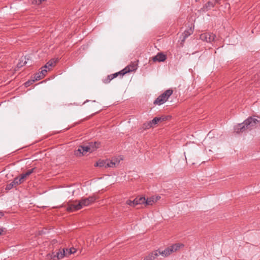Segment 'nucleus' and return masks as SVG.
I'll use <instances>...</instances> for the list:
<instances>
[{
  "instance_id": "1",
  "label": "nucleus",
  "mask_w": 260,
  "mask_h": 260,
  "mask_svg": "<svg viewBox=\"0 0 260 260\" xmlns=\"http://www.w3.org/2000/svg\"><path fill=\"white\" fill-rule=\"evenodd\" d=\"M98 199V196L93 194L88 198H81L79 200H76L69 205V207L67 208L68 211L72 210H81L85 207L91 205L95 202Z\"/></svg>"
},
{
  "instance_id": "2",
  "label": "nucleus",
  "mask_w": 260,
  "mask_h": 260,
  "mask_svg": "<svg viewBox=\"0 0 260 260\" xmlns=\"http://www.w3.org/2000/svg\"><path fill=\"white\" fill-rule=\"evenodd\" d=\"M259 122L257 119L252 117H248L244 121L239 124L235 128L237 133H242L246 129H252L256 127V124Z\"/></svg>"
},
{
  "instance_id": "3",
  "label": "nucleus",
  "mask_w": 260,
  "mask_h": 260,
  "mask_svg": "<svg viewBox=\"0 0 260 260\" xmlns=\"http://www.w3.org/2000/svg\"><path fill=\"white\" fill-rule=\"evenodd\" d=\"M183 246L184 245L183 244L176 243L168 247L162 251H158L159 254L164 257H167L170 255L172 252L176 251L181 247H183Z\"/></svg>"
},
{
  "instance_id": "4",
  "label": "nucleus",
  "mask_w": 260,
  "mask_h": 260,
  "mask_svg": "<svg viewBox=\"0 0 260 260\" xmlns=\"http://www.w3.org/2000/svg\"><path fill=\"white\" fill-rule=\"evenodd\" d=\"M91 144H92V143H89V145L87 146H80L78 149L75 151V155L77 156H81L84 155L86 152H92L94 151V148L91 147Z\"/></svg>"
},
{
  "instance_id": "5",
  "label": "nucleus",
  "mask_w": 260,
  "mask_h": 260,
  "mask_svg": "<svg viewBox=\"0 0 260 260\" xmlns=\"http://www.w3.org/2000/svg\"><path fill=\"white\" fill-rule=\"evenodd\" d=\"M216 35L213 33L205 32L202 34L200 38L203 41H205L208 43H211L215 40Z\"/></svg>"
},
{
  "instance_id": "6",
  "label": "nucleus",
  "mask_w": 260,
  "mask_h": 260,
  "mask_svg": "<svg viewBox=\"0 0 260 260\" xmlns=\"http://www.w3.org/2000/svg\"><path fill=\"white\" fill-rule=\"evenodd\" d=\"M194 31V27H190L187 29L185 30L181 35V36L180 37L181 43L180 45L181 46H183L184 45V43L186 39L187 38H188L189 36H190L191 34H193Z\"/></svg>"
},
{
  "instance_id": "7",
  "label": "nucleus",
  "mask_w": 260,
  "mask_h": 260,
  "mask_svg": "<svg viewBox=\"0 0 260 260\" xmlns=\"http://www.w3.org/2000/svg\"><path fill=\"white\" fill-rule=\"evenodd\" d=\"M161 198V197L159 195L152 196L149 198L146 199L145 201V207L149 206H153Z\"/></svg>"
},
{
  "instance_id": "8",
  "label": "nucleus",
  "mask_w": 260,
  "mask_h": 260,
  "mask_svg": "<svg viewBox=\"0 0 260 260\" xmlns=\"http://www.w3.org/2000/svg\"><path fill=\"white\" fill-rule=\"evenodd\" d=\"M66 256L65 249H63L62 250L58 251L56 254L53 252L51 254H48L47 256L48 258L52 259L53 260L57 259L58 260L62 259Z\"/></svg>"
},
{
  "instance_id": "9",
  "label": "nucleus",
  "mask_w": 260,
  "mask_h": 260,
  "mask_svg": "<svg viewBox=\"0 0 260 260\" xmlns=\"http://www.w3.org/2000/svg\"><path fill=\"white\" fill-rule=\"evenodd\" d=\"M41 74L42 73H40V72L35 74L34 75L32 80H28L25 83V86H26V87L28 86L29 85H30L31 84H32L35 81L40 80L42 79V78H43L44 77L43 76V75H41Z\"/></svg>"
},
{
  "instance_id": "10",
  "label": "nucleus",
  "mask_w": 260,
  "mask_h": 260,
  "mask_svg": "<svg viewBox=\"0 0 260 260\" xmlns=\"http://www.w3.org/2000/svg\"><path fill=\"white\" fill-rule=\"evenodd\" d=\"M167 58L166 55L162 53H158L156 55L152 57V60L154 62L164 61Z\"/></svg>"
},
{
  "instance_id": "11",
  "label": "nucleus",
  "mask_w": 260,
  "mask_h": 260,
  "mask_svg": "<svg viewBox=\"0 0 260 260\" xmlns=\"http://www.w3.org/2000/svg\"><path fill=\"white\" fill-rule=\"evenodd\" d=\"M173 92V91L172 89H169L160 94L159 96L165 101V102H166L172 94Z\"/></svg>"
},
{
  "instance_id": "12",
  "label": "nucleus",
  "mask_w": 260,
  "mask_h": 260,
  "mask_svg": "<svg viewBox=\"0 0 260 260\" xmlns=\"http://www.w3.org/2000/svg\"><path fill=\"white\" fill-rule=\"evenodd\" d=\"M146 198L144 197L138 196L134 199L136 205H142L145 207Z\"/></svg>"
},
{
  "instance_id": "13",
  "label": "nucleus",
  "mask_w": 260,
  "mask_h": 260,
  "mask_svg": "<svg viewBox=\"0 0 260 260\" xmlns=\"http://www.w3.org/2000/svg\"><path fill=\"white\" fill-rule=\"evenodd\" d=\"M158 250H155L150 253L148 255L146 256L144 260H154L159 255Z\"/></svg>"
},
{
  "instance_id": "14",
  "label": "nucleus",
  "mask_w": 260,
  "mask_h": 260,
  "mask_svg": "<svg viewBox=\"0 0 260 260\" xmlns=\"http://www.w3.org/2000/svg\"><path fill=\"white\" fill-rule=\"evenodd\" d=\"M57 62V59L54 58L49 60L46 64L43 67V68L48 69L50 70V68L54 67Z\"/></svg>"
},
{
  "instance_id": "15",
  "label": "nucleus",
  "mask_w": 260,
  "mask_h": 260,
  "mask_svg": "<svg viewBox=\"0 0 260 260\" xmlns=\"http://www.w3.org/2000/svg\"><path fill=\"white\" fill-rule=\"evenodd\" d=\"M137 65L134 63H133L128 66H127L126 67H125L124 69H126V71H127V73L136 71L137 69Z\"/></svg>"
},
{
  "instance_id": "16",
  "label": "nucleus",
  "mask_w": 260,
  "mask_h": 260,
  "mask_svg": "<svg viewBox=\"0 0 260 260\" xmlns=\"http://www.w3.org/2000/svg\"><path fill=\"white\" fill-rule=\"evenodd\" d=\"M26 57L22 56L17 63V67L18 68H21L27 63V61L26 60Z\"/></svg>"
},
{
  "instance_id": "17",
  "label": "nucleus",
  "mask_w": 260,
  "mask_h": 260,
  "mask_svg": "<svg viewBox=\"0 0 260 260\" xmlns=\"http://www.w3.org/2000/svg\"><path fill=\"white\" fill-rule=\"evenodd\" d=\"M95 166L107 168V159L98 161L96 162Z\"/></svg>"
},
{
  "instance_id": "18",
  "label": "nucleus",
  "mask_w": 260,
  "mask_h": 260,
  "mask_svg": "<svg viewBox=\"0 0 260 260\" xmlns=\"http://www.w3.org/2000/svg\"><path fill=\"white\" fill-rule=\"evenodd\" d=\"M215 3L212 2H208L204 6L203 9L205 11H208L211 9L212 8H213L214 7Z\"/></svg>"
},
{
  "instance_id": "19",
  "label": "nucleus",
  "mask_w": 260,
  "mask_h": 260,
  "mask_svg": "<svg viewBox=\"0 0 260 260\" xmlns=\"http://www.w3.org/2000/svg\"><path fill=\"white\" fill-rule=\"evenodd\" d=\"M65 249V251H66V256H68L71 254H73V253H74L76 252V249L74 248V247H72L70 249H68V248H64Z\"/></svg>"
},
{
  "instance_id": "20",
  "label": "nucleus",
  "mask_w": 260,
  "mask_h": 260,
  "mask_svg": "<svg viewBox=\"0 0 260 260\" xmlns=\"http://www.w3.org/2000/svg\"><path fill=\"white\" fill-rule=\"evenodd\" d=\"M115 165L116 162L114 160L107 159V168H113Z\"/></svg>"
},
{
  "instance_id": "21",
  "label": "nucleus",
  "mask_w": 260,
  "mask_h": 260,
  "mask_svg": "<svg viewBox=\"0 0 260 260\" xmlns=\"http://www.w3.org/2000/svg\"><path fill=\"white\" fill-rule=\"evenodd\" d=\"M165 103V101L161 98H160L159 96H158L154 101L153 104L154 105H161Z\"/></svg>"
},
{
  "instance_id": "22",
  "label": "nucleus",
  "mask_w": 260,
  "mask_h": 260,
  "mask_svg": "<svg viewBox=\"0 0 260 260\" xmlns=\"http://www.w3.org/2000/svg\"><path fill=\"white\" fill-rule=\"evenodd\" d=\"M160 121V118H158L157 117H156L154 118L151 121V123L152 124V126H153L154 125H155V124H157Z\"/></svg>"
},
{
  "instance_id": "23",
  "label": "nucleus",
  "mask_w": 260,
  "mask_h": 260,
  "mask_svg": "<svg viewBox=\"0 0 260 260\" xmlns=\"http://www.w3.org/2000/svg\"><path fill=\"white\" fill-rule=\"evenodd\" d=\"M152 126H153L152 124L150 121L149 122L144 123L143 125V128L144 129H147L150 128V127H151Z\"/></svg>"
},
{
  "instance_id": "24",
  "label": "nucleus",
  "mask_w": 260,
  "mask_h": 260,
  "mask_svg": "<svg viewBox=\"0 0 260 260\" xmlns=\"http://www.w3.org/2000/svg\"><path fill=\"white\" fill-rule=\"evenodd\" d=\"M113 79L111 75L107 76L106 78L103 80V82L105 84L109 83Z\"/></svg>"
},
{
  "instance_id": "25",
  "label": "nucleus",
  "mask_w": 260,
  "mask_h": 260,
  "mask_svg": "<svg viewBox=\"0 0 260 260\" xmlns=\"http://www.w3.org/2000/svg\"><path fill=\"white\" fill-rule=\"evenodd\" d=\"M35 169L32 168L30 170H28L26 173L22 174L23 176L26 178L27 176L30 175L31 173L34 172V171Z\"/></svg>"
},
{
  "instance_id": "26",
  "label": "nucleus",
  "mask_w": 260,
  "mask_h": 260,
  "mask_svg": "<svg viewBox=\"0 0 260 260\" xmlns=\"http://www.w3.org/2000/svg\"><path fill=\"white\" fill-rule=\"evenodd\" d=\"M46 1V0H32L31 3L34 5H39L42 3V2H45Z\"/></svg>"
},
{
  "instance_id": "27",
  "label": "nucleus",
  "mask_w": 260,
  "mask_h": 260,
  "mask_svg": "<svg viewBox=\"0 0 260 260\" xmlns=\"http://www.w3.org/2000/svg\"><path fill=\"white\" fill-rule=\"evenodd\" d=\"M126 203L127 205H128L130 206L134 207L136 206L135 203H134V200L133 201L128 200L126 201Z\"/></svg>"
},
{
  "instance_id": "28",
  "label": "nucleus",
  "mask_w": 260,
  "mask_h": 260,
  "mask_svg": "<svg viewBox=\"0 0 260 260\" xmlns=\"http://www.w3.org/2000/svg\"><path fill=\"white\" fill-rule=\"evenodd\" d=\"M15 185H16L15 184H14V183H12V182L8 184L7 185V186L6 187V190H10Z\"/></svg>"
},
{
  "instance_id": "29",
  "label": "nucleus",
  "mask_w": 260,
  "mask_h": 260,
  "mask_svg": "<svg viewBox=\"0 0 260 260\" xmlns=\"http://www.w3.org/2000/svg\"><path fill=\"white\" fill-rule=\"evenodd\" d=\"M126 69H124L122 70L121 71L117 72V73H119L118 76L119 75L121 77H122L124 75L127 73V71H126Z\"/></svg>"
},
{
  "instance_id": "30",
  "label": "nucleus",
  "mask_w": 260,
  "mask_h": 260,
  "mask_svg": "<svg viewBox=\"0 0 260 260\" xmlns=\"http://www.w3.org/2000/svg\"><path fill=\"white\" fill-rule=\"evenodd\" d=\"M25 178V177L23 176L22 174L20 175V177H18V181L20 182V184L24 181V179Z\"/></svg>"
},
{
  "instance_id": "31",
  "label": "nucleus",
  "mask_w": 260,
  "mask_h": 260,
  "mask_svg": "<svg viewBox=\"0 0 260 260\" xmlns=\"http://www.w3.org/2000/svg\"><path fill=\"white\" fill-rule=\"evenodd\" d=\"M12 183L15 184L16 185L20 184V182L18 181V177L15 178L14 180L12 181Z\"/></svg>"
},
{
  "instance_id": "32",
  "label": "nucleus",
  "mask_w": 260,
  "mask_h": 260,
  "mask_svg": "<svg viewBox=\"0 0 260 260\" xmlns=\"http://www.w3.org/2000/svg\"><path fill=\"white\" fill-rule=\"evenodd\" d=\"M47 72V71L46 69L43 68H42V71L41 72H40V73H42V74H41V75H42L43 76H44V77L45 76Z\"/></svg>"
},
{
  "instance_id": "33",
  "label": "nucleus",
  "mask_w": 260,
  "mask_h": 260,
  "mask_svg": "<svg viewBox=\"0 0 260 260\" xmlns=\"http://www.w3.org/2000/svg\"><path fill=\"white\" fill-rule=\"evenodd\" d=\"M118 74H119V73H117H117H114V74H111V76H112V77L113 79L114 78H115L117 77L118 76Z\"/></svg>"
},
{
  "instance_id": "34",
  "label": "nucleus",
  "mask_w": 260,
  "mask_h": 260,
  "mask_svg": "<svg viewBox=\"0 0 260 260\" xmlns=\"http://www.w3.org/2000/svg\"><path fill=\"white\" fill-rule=\"evenodd\" d=\"M90 143H92V144H91V147H93L94 148V150H95V149L97 148V147L96 146V144H97L96 142H91Z\"/></svg>"
},
{
  "instance_id": "35",
  "label": "nucleus",
  "mask_w": 260,
  "mask_h": 260,
  "mask_svg": "<svg viewBox=\"0 0 260 260\" xmlns=\"http://www.w3.org/2000/svg\"><path fill=\"white\" fill-rule=\"evenodd\" d=\"M159 118H160V121H165L168 119L167 117H160Z\"/></svg>"
},
{
  "instance_id": "36",
  "label": "nucleus",
  "mask_w": 260,
  "mask_h": 260,
  "mask_svg": "<svg viewBox=\"0 0 260 260\" xmlns=\"http://www.w3.org/2000/svg\"><path fill=\"white\" fill-rule=\"evenodd\" d=\"M4 232V229L3 228H0V235H2Z\"/></svg>"
},
{
  "instance_id": "37",
  "label": "nucleus",
  "mask_w": 260,
  "mask_h": 260,
  "mask_svg": "<svg viewBox=\"0 0 260 260\" xmlns=\"http://www.w3.org/2000/svg\"><path fill=\"white\" fill-rule=\"evenodd\" d=\"M221 0H215V3L220 4Z\"/></svg>"
},
{
  "instance_id": "38",
  "label": "nucleus",
  "mask_w": 260,
  "mask_h": 260,
  "mask_svg": "<svg viewBox=\"0 0 260 260\" xmlns=\"http://www.w3.org/2000/svg\"><path fill=\"white\" fill-rule=\"evenodd\" d=\"M4 215V212H0V218H1Z\"/></svg>"
},
{
  "instance_id": "39",
  "label": "nucleus",
  "mask_w": 260,
  "mask_h": 260,
  "mask_svg": "<svg viewBox=\"0 0 260 260\" xmlns=\"http://www.w3.org/2000/svg\"><path fill=\"white\" fill-rule=\"evenodd\" d=\"M200 0H196V2H198Z\"/></svg>"
}]
</instances>
